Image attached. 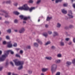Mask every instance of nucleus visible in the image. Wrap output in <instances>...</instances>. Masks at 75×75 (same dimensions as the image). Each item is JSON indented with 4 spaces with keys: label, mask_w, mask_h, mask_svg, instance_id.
I'll list each match as a JSON object with an SVG mask.
<instances>
[{
    "label": "nucleus",
    "mask_w": 75,
    "mask_h": 75,
    "mask_svg": "<svg viewBox=\"0 0 75 75\" xmlns=\"http://www.w3.org/2000/svg\"><path fill=\"white\" fill-rule=\"evenodd\" d=\"M62 11L63 14H67V11H65L64 9L62 10Z\"/></svg>",
    "instance_id": "f8f14e48"
},
{
    "label": "nucleus",
    "mask_w": 75,
    "mask_h": 75,
    "mask_svg": "<svg viewBox=\"0 0 75 75\" xmlns=\"http://www.w3.org/2000/svg\"><path fill=\"white\" fill-rule=\"evenodd\" d=\"M13 13L15 14H16V15H18L20 14V13H19L18 12V11H15L13 12Z\"/></svg>",
    "instance_id": "f3484780"
},
{
    "label": "nucleus",
    "mask_w": 75,
    "mask_h": 75,
    "mask_svg": "<svg viewBox=\"0 0 75 75\" xmlns=\"http://www.w3.org/2000/svg\"><path fill=\"white\" fill-rule=\"evenodd\" d=\"M3 44L5 45L6 44H8L7 47L8 48H11L12 47V44H11V41H10L8 42H6V41H4L3 42Z\"/></svg>",
    "instance_id": "39448f33"
},
{
    "label": "nucleus",
    "mask_w": 75,
    "mask_h": 75,
    "mask_svg": "<svg viewBox=\"0 0 75 75\" xmlns=\"http://www.w3.org/2000/svg\"><path fill=\"white\" fill-rule=\"evenodd\" d=\"M26 21H23V23L24 24H26Z\"/></svg>",
    "instance_id": "5fc2aeb1"
},
{
    "label": "nucleus",
    "mask_w": 75,
    "mask_h": 75,
    "mask_svg": "<svg viewBox=\"0 0 75 75\" xmlns=\"http://www.w3.org/2000/svg\"><path fill=\"white\" fill-rule=\"evenodd\" d=\"M41 75H44V74L43 73H41Z\"/></svg>",
    "instance_id": "774afa93"
},
{
    "label": "nucleus",
    "mask_w": 75,
    "mask_h": 75,
    "mask_svg": "<svg viewBox=\"0 0 75 75\" xmlns=\"http://www.w3.org/2000/svg\"><path fill=\"white\" fill-rule=\"evenodd\" d=\"M27 48L28 49H31V46L29 45L27 47Z\"/></svg>",
    "instance_id": "c9c22d12"
},
{
    "label": "nucleus",
    "mask_w": 75,
    "mask_h": 75,
    "mask_svg": "<svg viewBox=\"0 0 75 75\" xmlns=\"http://www.w3.org/2000/svg\"><path fill=\"white\" fill-rule=\"evenodd\" d=\"M15 62L16 65L18 66V65H23L24 64V62L23 61H18L17 60L15 59L13 60Z\"/></svg>",
    "instance_id": "20e7f679"
},
{
    "label": "nucleus",
    "mask_w": 75,
    "mask_h": 75,
    "mask_svg": "<svg viewBox=\"0 0 75 75\" xmlns=\"http://www.w3.org/2000/svg\"><path fill=\"white\" fill-rule=\"evenodd\" d=\"M18 4L17 3H16L14 4V5H15V6H17Z\"/></svg>",
    "instance_id": "6e6d98bb"
},
{
    "label": "nucleus",
    "mask_w": 75,
    "mask_h": 75,
    "mask_svg": "<svg viewBox=\"0 0 75 75\" xmlns=\"http://www.w3.org/2000/svg\"><path fill=\"white\" fill-rule=\"evenodd\" d=\"M8 65V62H7L6 63V66H7Z\"/></svg>",
    "instance_id": "e2e57ef3"
},
{
    "label": "nucleus",
    "mask_w": 75,
    "mask_h": 75,
    "mask_svg": "<svg viewBox=\"0 0 75 75\" xmlns=\"http://www.w3.org/2000/svg\"><path fill=\"white\" fill-rule=\"evenodd\" d=\"M69 27L70 28H74V26L72 25H70L69 26Z\"/></svg>",
    "instance_id": "473e14b6"
},
{
    "label": "nucleus",
    "mask_w": 75,
    "mask_h": 75,
    "mask_svg": "<svg viewBox=\"0 0 75 75\" xmlns=\"http://www.w3.org/2000/svg\"><path fill=\"white\" fill-rule=\"evenodd\" d=\"M56 75H60V72H57Z\"/></svg>",
    "instance_id": "09e8293b"
},
{
    "label": "nucleus",
    "mask_w": 75,
    "mask_h": 75,
    "mask_svg": "<svg viewBox=\"0 0 75 75\" xmlns=\"http://www.w3.org/2000/svg\"><path fill=\"white\" fill-rule=\"evenodd\" d=\"M34 46H35V47H38V44L36 42L34 44Z\"/></svg>",
    "instance_id": "5701e85b"
},
{
    "label": "nucleus",
    "mask_w": 75,
    "mask_h": 75,
    "mask_svg": "<svg viewBox=\"0 0 75 75\" xmlns=\"http://www.w3.org/2000/svg\"><path fill=\"white\" fill-rule=\"evenodd\" d=\"M57 68V65L55 64H53L51 66V71L52 74L55 72L56 71V70Z\"/></svg>",
    "instance_id": "7ed1b4c3"
},
{
    "label": "nucleus",
    "mask_w": 75,
    "mask_h": 75,
    "mask_svg": "<svg viewBox=\"0 0 75 75\" xmlns=\"http://www.w3.org/2000/svg\"><path fill=\"white\" fill-rule=\"evenodd\" d=\"M72 62L73 64H75V59H74L72 61Z\"/></svg>",
    "instance_id": "e433bc0d"
},
{
    "label": "nucleus",
    "mask_w": 75,
    "mask_h": 75,
    "mask_svg": "<svg viewBox=\"0 0 75 75\" xmlns=\"http://www.w3.org/2000/svg\"><path fill=\"white\" fill-rule=\"evenodd\" d=\"M52 18V17H49V16L47 17V21H49L50 20H51Z\"/></svg>",
    "instance_id": "cd10ccee"
},
{
    "label": "nucleus",
    "mask_w": 75,
    "mask_h": 75,
    "mask_svg": "<svg viewBox=\"0 0 75 75\" xmlns=\"http://www.w3.org/2000/svg\"><path fill=\"white\" fill-rule=\"evenodd\" d=\"M17 43H14V45H13V46L14 47H17Z\"/></svg>",
    "instance_id": "a18cd8bd"
},
{
    "label": "nucleus",
    "mask_w": 75,
    "mask_h": 75,
    "mask_svg": "<svg viewBox=\"0 0 75 75\" xmlns=\"http://www.w3.org/2000/svg\"><path fill=\"white\" fill-rule=\"evenodd\" d=\"M65 19H66V20H68V17L66 16L65 17Z\"/></svg>",
    "instance_id": "13d9d810"
},
{
    "label": "nucleus",
    "mask_w": 75,
    "mask_h": 75,
    "mask_svg": "<svg viewBox=\"0 0 75 75\" xmlns=\"http://www.w3.org/2000/svg\"><path fill=\"white\" fill-rule=\"evenodd\" d=\"M2 69H3L2 67H0V71H1V70H2Z\"/></svg>",
    "instance_id": "bf43d9fd"
},
{
    "label": "nucleus",
    "mask_w": 75,
    "mask_h": 75,
    "mask_svg": "<svg viewBox=\"0 0 75 75\" xmlns=\"http://www.w3.org/2000/svg\"><path fill=\"white\" fill-rule=\"evenodd\" d=\"M6 31L9 34H11V29H9L6 30Z\"/></svg>",
    "instance_id": "2eb2a0df"
},
{
    "label": "nucleus",
    "mask_w": 75,
    "mask_h": 75,
    "mask_svg": "<svg viewBox=\"0 0 75 75\" xmlns=\"http://www.w3.org/2000/svg\"><path fill=\"white\" fill-rule=\"evenodd\" d=\"M43 35H44V36H45V37H47V34H43Z\"/></svg>",
    "instance_id": "864d4df0"
},
{
    "label": "nucleus",
    "mask_w": 75,
    "mask_h": 75,
    "mask_svg": "<svg viewBox=\"0 0 75 75\" xmlns=\"http://www.w3.org/2000/svg\"><path fill=\"white\" fill-rule=\"evenodd\" d=\"M5 3H6V4H7L6 1H4L2 3V4H5Z\"/></svg>",
    "instance_id": "de8ad7c7"
},
{
    "label": "nucleus",
    "mask_w": 75,
    "mask_h": 75,
    "mask_svg": "<svg viewBox=\"0 0 75 75\" xmlns=\"http://www.w3.org/2000/svg\"><path fill=\"white\" fill-rule=\"evenodd\" d=\"M72 42H70L68 43L69 45H72Z\"/></svg>",
    "instance_id": "c03bdc74"
},
{
    "label": "nucleus",
    "mask_w": 75,
    "mask_h": 75,
    "mask_svg": "<svg viewBox=\"0 0 75 75\" xmlns=\"http://www.w3.org/2000/svg\"><path fill=\"white\" fill-rule=\"evenodd\" d=\"M11 1L9 0L6 1V4H11Z\"/></svg>",
    "instance_id": "bb28decb"
},
{
    "label": "nucleus",
    "mask_w": 75,
    "mask_h": 75,
    "mask_svg": "<svg viewBox=\"0 0 75 75\" xmlns=\"http://www.w3.org/2000/svg\"><path fill=\"white\" fill-rule=\"evenodd\" d=\"M45 26V27L46 28H48V25H46Z\"/></svg>",
    "instance_id": "4d7b16f0"
},
{
    "label": "nucleus",
    "mask_w": 75,
    "mask_h": 75,
    "mask_svg": "<svg viewBox=\"0 0 75 75\" xmlns=\"http://www.w3.org/2000/svg\"><path fill=\"white\" fill-rule=\"evenodd\" d=\"M4 14H5V17H6V18H8V17H10L9 15H8V14H7L6 13H5Z\"/></svg>",
    "instance_id": "412c9836"
},
{
    "label": "nucleus",
    "mask_w": 75,
    "mask_h": 75,
    "mask_svg": "<svg viewBox=\"0 0 75 75\" xmlns=\"http://www.w3.org/2000/svg\"><path fill=\"white\" fill-rule=\"evenodd\" d=\"M8 75H11V72H9L8 73Z\"/></svg>",
    "instance_id": "0e129e2a"
},
{
    "label": "nucleus",
    "mask_w": 75,
    "mask_h": 75,
    "mask_svg": "<svg viewBox=\"0 0 75 75\" xmlns=\"http://www.w3.org/2000/svg\"><path fill=\"white\" fill-rule=\"evenodd\" d=\"M62 0H56V3H58L59 2H61Z\"/></svg>",
    "instance_id": "7c9ffc66"
},
{
    "label": "nucleus",
    "mask_w": 75,
    "mask_h": 75,
    "mask_svg": "<svg viewBox=\"0 0 75 75\" xmlns=\"http://www.w3.org/2000/svg\"><path fill=\"white\" fill-rule=\"evenodd\" d=\"M36 41H37L38 43H39L40 44H42V42L39 39H37L36 40Z\"/></svg>",
    "instance_id": "ddd939ff"
},
{
    "label": "nucleus",
    "mask_w": 75,
    "mask_h": 75,
    "mask_svg": "<svg viewBox=\"0 0 75 75\" xmlns=\"http://www.w3.org/2000/svg\"><path fill=\"white\" fill-rule=\"evenodd\" d=\"M66 64H67V67H69V65H71V62H67Z\"/></svg>",
    "instance_id": "4468645a"
},
{
    "label": "nucleus",
    "mask_w": 75,
    "mask_h": 75,
    "mask_svg": "<svg viewBox=\"0 0 75 75\" xmlns=\"http://www.w3.org/2000/svg\"><path fill=\"white\" fill-rule=\"evenodd\" d=\"M6 38L7 40H10V37H9V36H7L6 37Z\"/></svg>",
    "instance_id": "79ce46f5"
},
{
    "label": "nucleus",
    "mask_w": 75,
    "mask_h": 75,
    "mask_svg": "<svg viewBox=\"0 0 75 75\" xmlns=\"http://www.w3.org/2000/svg\"><path fill=\"white\" fill-rule=\"evenodd\" d=\"M52 49L53 50H55V47L54 46H53L51 47Z\"/></svg>",
    "instance_id": "4c0bfd02"
},
{
    "label": "nucleus",
    "mask_w": 75,
    "mask_h": 75,
    "mask_svg": "<svg viewBox=\"0 0 75 75\" xmlns=\"http://www.w3.org/2000/svg\"><path fill=\"white\" fill-rule=\"evenodd\" d=\"M0 12H2V13H6V11L3 10V9H1V10H0Z\"/></svg>",
    "instance_id": "a211bd4d"
},
{
    "label": "nucleus",
    "mask_w": 75,
    "mask_h": 75,
    "mask_svg": "<svg viewBox=\"0 0 75 75\" xmlns=\"http://www.w3.org/2000/svg\"><path fill=\"white\" fill-rule=\"evenodd\" d=\"M72 12L71 11H69L68 15L69 16V18H72L74 17V16L72 15Z\"/></svg>",
    "instance_id": "423d86ee"
},
{
    "label": "nucleus",
    "mask_w": 75,
    "mask_h": 75,
    "mask_svg": "<svg viewBox=\"0 0 75 75\" xmlns=\"http://www.w3.org/2000/svg\"><path fill=\"white\" fill-rule=\"evenodd\" d=\"M33 2H34V1L33 0H29L28 1V3H31L32 4L33 3Z\"/></svg>",
    "instance_id": "c85d7f7f"
},
{
    "label": "nucleus",
    "mask_w": 75,
    "mask_h": 75,
    "mask_svg": "<svg viewBox=\"0 0 75 75\" xmlns=\"http://www.w3.org/2000/svg\"><path fill=\"white\" fill-rule=\"evenodd\" d=\"M14 31H15V32H16V33H17V32L18 30H14Z\"/></svg>",
    "instance_id": "69168bd1"
},
{
    "label": "nucleus",
    "mask_w": 75,
    "mask_h": 75,
    "mask_svg": "<svg viewBox=\"0 0 75 75\" xmlns=\"http://www.w3.org/2000/svg\"><path fill=\"white\" fill-rule=\"evenodd\" d=\"M61 26V24L59 23H57V28H60Z\"/></svg>",
    "instance_id": "aec40b11"
},
{
    "label": "nucleus",
    "mask_w": 75,
    "mask_h": 75,
    "mask_svg": "<svg viewBox=\"0 0 75 75\" xmlns=\"http://www.w3.org/2000/svg\"><path fill=\"white\" fill-rule=\"evenodd\" d=\"M60 61H61V60L59 59L56 60L55 61V62L56 64H59V63H60Z\"/></svg>",
    "instance_id": "6ab92c4d"
},
{
    "label": "nucleus",
    "mask_w": 75,
    "mask_h": 75,
    "mask_svg": "<svg viewBox=\"0 0 75 75\" xmlns=\"http://www.w3.org/2000/svg\"><path fill=\"white\" fill-rule=\"evenodd\" d=\"M69 38H66L65 39L66 41H69Z\"/></svg>",
    "instance_id": "8fccbe9b"
},
{
    "label": "nucleus",
    "mask_w": 75,
    "mask_h": 75,
    "mask_svg": "<svg viewBox=\"0 0 75 75\" xmlns=\"http://www.w3.org/2000/svg\"><path fill=\"white\" fill-rule=\"evenodd\" d=\"M60 46L63 47V46L65 45V43H64V42H60Z\"/></svg>",
    "instance_id": "9b49d317"
},
{
    "label": "nucleus",
    "mask_w": 75,
    "mask_h": 75,
    "mask_svg": "<svg viewBox=\"0 0 75 75\" xmlns=\"http://www.w3.org/2000/svg\"><path fill=\"white\" fill-rule=\"evenodd\" d=\"M28 72L29 74H32V71L31 70H28Z\"/></svg>",
    "instance_id": "c756f323"
},
{
    "label": "nucleus",
    "mask_w": 75,
    "mask_h": 75,
    "mask_svg": "<svg viewBox=\"0 0 75 75\" xmlns=\"http://www.w3.org/2000/svg\"><path fill=\"white\" fill-rule=\"evenodd\" d=\"M4 23H5V24H8L9 23H10V22H8V21H5Z\"/></svg>",
    "instance_id": "2f4dec72"
},
{
    "label": "nucleus",
    "mask_w": 75,
    "mask_h": 75,
    "mask_svg": "<svg viewBox=\"0 0 75 75\" xmlns=\"http://www.w3.org/2000/svg\"><path fill=\"white\" fill-rule=\"evenodd\" d=\"M20 53L21 54H22L23 53V50H21L20 52Z\"/></svg>",
    "instance_id": "3c124183"
},
{
    "label": "nucleus",
    "mask_w": 75,
    "mask_h": 75,
    "mask_svg": "<svg viewBox=\"0 0 75 75\" xmlns=\"http://www.w3.org/2000/svg\"><path fill=\"white\" fill-rule=\"evenodd\" d=\"M46 58L48 60H51L52 59V57H46Z\"/></svg>",
    "instance_id": "4be33fe9"
},
{
    "label": "nucleus",
    "mask_w": 75,
    "mask_h": 75,
    "mask_svg": "<svg viewBox=\"0 0 75 75\" xmlns=\"http://www.w3.org/2000/svg\"><path fill=\"white\" fill-rule=\"evenodd\" d=\"M48 69H49L48 68H43L42 69V72H46V71H48Z\"/></svg>",
    "instance_id": "6e6552de"
},
{
    "label": "nucleus",
    "mask_w": 75,
    "mask_h": 75,
    "mask_svg": "<svg viewBox=\"0 0 75 75\" xmlns=\"http://www.w3.org/2000/svg\"><path fill=\"white\" fill-rule=\"evenodd\" d=\"M25 31V29L24 28H22L19 30V33L21 34L22 33H24Z\"/></svg>",
    "instance_id": "0eeeda50"
},
{
    "label": "nucleus",
    "mask_w": 75,
    "mask_h": 75,
    "mask_svg": "<svg viewBox=\"0 0 75 75\" xmlns=\"http://www.w3.org/2000/svg\"><path fill=\"white\" fill-rule=\"evenodd\" d=\"M14 22L15 23H18V20L17 19H16L14 20Z\"/></svg>",
    "instance_id": "58836bf2"
},
{
    "label": "nucleus",
    "mask_w": 75,
    "mask_h": 75,
    "mask_svg": "<svg viewBox=\"0 0 75 75\" xmlns=\"http://www.w3.org/2000/svg\"><path fill=\"white\" fill-rule=\"evenodd\" d=\"M73 42L75 43V38H73Z\"/></svg>",
    "instance_id": "052dcab7"
},
{
    "label": "nucleus",
    "mask_w": 75,
    "mask_h": 75,
    "mask_svg": "<svg viewBox=\"0 0 75 75\" xmlns=\"http://www.w3.org/2000/svg\"><path fill=\"white\" fill-rule=\"evenodd\" d=\"M4 13H0V15H1V16H4Z\"/></svg>",
    "instance_id": "680f3d73"
},
{
    "label": "nucleus",
    "mask_w": 75,
    "mask_h": 75,
    "mask_svg": "<svg viewBox=\"0 0 75 75\" xmlns=\"http://www.w3.org/2000/svg\"><path fill=\"white\" fill-rule=\"evenodd\" d=\"M12 75H17L16 74H15L14 73H13L12 74Z\"/></svg>",
    "instance_id": "338daca9"
},
{
    "label": "nucleus",
    "mask_w": 75,
    "mask_h": 75,
    "mask_svg": "<svg viewBox=\"0 0 75 75\" xmlns=\"http://www.w3.org/2000/svg\"><path fill=\"white\" fill-rule=\"evenodd\" d=\"M21 65V66L18 68V69H19V70H20V69H23V65Z\"/></svg>",
    "instance_id": "a878e982"
},
{
    "label": "nucleus",
    "mask_w": 75,
    "mask_h": 75,
    "mask_svg": "<svg viewBox=\"0 0 75 75\" xmlns=\"http://www.w3.org/2000/svg\"><path fill=\"white\" fill-rule=\"evenodd\" d=\"M10 64H11V65H12V66H13V67H14V64H13V62H10Z\"/></svg>",
    "instance_id": "49530a36"
},
{
    "label": "nucleus",
    "mask_w": 75,
    "mask_h": 75,
    "mask_svg": "<svg viewBox=\"0 0 75 75\" xmlns=\"http://www.w3.org/2000/svg\"><path fill=\"white\" fill-rule=\"evenodd\" d=\"M19 10H25L27 11L29 10V7L27 6V4H25L22 7H19L18 8Z\"/></svg>",
    "instance_id": "f03ea898"
},
{
    "label": "nucleus",
    "mask_w": 75,
    "mask_h": 75,
    "mask_svg": "<svg viewBox=\"0 0 75 75\" xmlns=\"http://www.w3.org/2000/svg\"><path fill=\"white\" fill-rule=\"evenodd\" d=\"M48 33L50 35H51L52 34V32L51 31H48Z\"/></svg>",
    "instance_id": "ea45409f"
},
{
    "label": "nucleus",
    "mask_w": 75,
    "mask_h": 75,
    "mask_svg": "<svg viewBox=\"0 0 75 75\" xmlns=\"http://www.w3.org/2000/svg\"><path fill=\"white\" fill-rule=\"evenodd\" d=\"M64 41V39H61V41H60V42H63V41Z\"/></svg>",
    "instance_id": "603ef678"
},
{
    "label": "nucleus",
    "mask_w": 75,
    "mask_h": 75,
    "mask_svg": "<svg viewBox=\"0 0 75 75\" xmlns=\"http://www.w3.org/2000/svg\"><path fill=\"white\" fill-rule=\"evenodd\" d=\"M9 52H10L11 54H14V52L11 50H9L7 51H4V54L2 55L1 57H0V62H2V61H4V60L6 59V57H7V55L9 54ZM2 53V52L0 51V55Z\"/></svg>",
    "instance_id": "f257e3e1"
},
{
    "label": "nucleus",
    "mask_w": 75,
    "mask_h": 75,
    "mask_svg": "<svg viewBox=\"0 0 75 75\" xmlns=\"http://www.w3.org/2000/svg\"><path fill=\"white\" fill-rule=\"evenodd\" d=\"M34 9H35V7H31L30 8H29V10L30 12H31V11H32V10H34Z\"/></svg>",
    "instance_id": "dca6fc26"
},
{
    "label": "nucleus",
    "mask_w": 75,
    "mask_h": 75,
    "mask_svg": "<svg viewBox=\"0 0 75 75\" xmlns=\"http://www.w3.org/2000/svg\"><path fill=\"white\" fill-rule=\"evenodd\" d=\"M41 2V0H39L37 2V4H39Z\"/></svg>",
    "instance_id": "a19ab883"
},
{
    "label": "nucleus",
    "mask_w": 75,
    "mask_h": 75,
    "mask_svg": "<svg viewBox=\"0 0 75 75\" xmlns=\"http://www.w3.org/2000/svg\"><path fill=\"white\" fill-rule=\"evenodd\" d=\"M57 57L58 58H61L62 57V55L61 54H59L57 55Z\"/></svg>",
    "instance_id": "b1692460"
},
{
    "label": "nucleus",
    "mask_w": 75,
    "mask_h": 75,
    "mask_svg": "<svg viewBox=\"0 0 75 75\" xmlns=\"http://www.w3.org/2000/svg\"><path fill=\"white\" fill-rule=\"evenodd\" d=\"M51 43L50 42L48 41L46 43H45L46 45H48V44H50Z\"/></svg>",
    "instance_id": "72a5a7b5"
},
{
    "label": "nucleus",
    "mask_w": 75,
    "mask_h": 75,
    "mask_svg": "<svg viewBox=\"0 0 75 75\" xmlns=\"http://www.w3.org/2000/svg\"><path fill=\"white\" fill-rule=\"evenodd\" d=\"M53 37H55V36H57V35H59V34H58V33H57V32L54 31L53 32Z\"/></svg>",
    "instance_id": "1a4fd4ad"
},
{
    "label": "nucleus",
    "mask_w": 75,
    "mask_h": 75,
    "mask_svg": "<svg viewBox=\"0 0 75 75\" xmlns=\"http://www.w3.org/2000/svg\"><path fill=\"white\" fill-rule=\"evenodd\" d=\"M67 5L68 4H63V6H64V7H67Z\"/></svg>",
    "instance_id": "37998d69"
},
{
    "label": "nucleus",
    "mask_w": 75,
    "mask_h": 75,
    "mask_svg": "<svg viewBox=\"0 0 75 75\" xmlns=\"http://www.w3.org/2000/svg\"><path fill=\"white\" fill-rule=\"evenodd\" d=\"M16 57H18L19 58H20V56L19 54H16Z\"/></svg>",
    "instance_id": "f704fd0d"
},
{
    "label": "nucleus",
    "mask_w": 75,
    "mask_h": 75,
    "mask_svg": "<svg viewBox=\"0 0 75 75\" xmlns=\"http://www.w3.org/2000/svg\"><path fill=\"white\" fill-rule=\"evenodd\" d=\"M19 17L21 18V20H22V19H24V16L23 15H20L19 16Z\"/></svg>",
    "instance_id": "393cba45"
},
{
    "label": "nucleus",
    "mask_w": 75,
    "mask_h": 75,
    "mask_svg": "<svg viewBox=\"0 0 75 75\" xmlns=\"http://www.w3.org/2000/svg\"><path fill=\"white\" fill-rule=\"evenodd\" d=\"M28 19H30V16L27 17H25L24 16L23 20L26 21V20H27Z\"/></svg>",
    "instance_id": "9d476101"
}]
</instances>
